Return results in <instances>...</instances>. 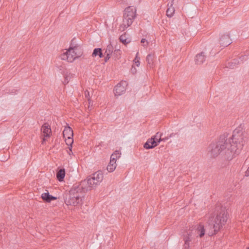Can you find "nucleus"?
Returning a JSON list of instances; mask_svg holds the SVG:
<instances>
[{"label": "nucleus", "mask_w": 249, "mask_h": 249, "mask_svg": "<svg viewBox=\"0 0 249 249\" xmlns=\"http://www.w3.org/2000/svg\"><path fill=\"white\" fill-rule=\"evenodd\" d=\"M229 146L230 143L228 142L227 136L225 135L220 136L217 141L210 144L208 147V154L211 158L221 155L224 159L231 160L235 156L236 146L233 145L231 149Z\"/></svg>", "instance_id": "f257e3e1"}, {"label": "nucleus", "mask_w": 249, "mask_h": 249, "mask_svg": "<svg viewBox=\"0 0 249 249\" xmlns=\"http://www.w3.org/2000/svg\"><path fill=\"white\" fill-rule=\"evenodd\" d=\"M217 214L214 221H209L208 228L209 229L208 234L212 236L216 233L222 228L228 220V212L225 208L220 206L216 207Z\"/></svg>", "instance_id": "f03ea898"}, {"label": "nucleus", "mask_w": 249, "mask_h": 249, "mask_svg": "<svg viewBox=\"0 0 249 249\" xmlns=\"http://www.w3.org/2000/svg\"><path fill=\"white\" fill-rule=\"evenodd\" d=\"M87 191L80 182L74 184L65 199L66 204L74 206L82 204L85 194Z\"/></svg>", "instance_id": "7ed1b4c3"}, {"label": "nucleus", "mask_w": 249, "mask_h": 249, "mask_svg": "<svg viewBox=\"0 0 249 249\" xmlns=\"http://www.w3.org/2000/svg\"><path fill=\"white\" fill-rule=\"evenodd\" d=\"M103 174L101 171H97L93 174L87 179L82 180L80 183L87 191L95 188L103 179Z\"/></svg>", "instance_id": "20e7f679"}, {"label": "nucleus", "mask_w": 249, "mask_h": 249, "mask_svg": "<svg viewBox=\"0 0 249 249\" xmlns=\"http://www.w3.org/2000/svg\"><path fill=\"white\" fill-rule=\"evenodd\" d=\"M136 17V8L133 6H128L124 10L123 20L120 26V30L124 31L133 23Z\"/></svg>", "instance_id": "39448f33"}, {"label": "nucleus", "mask_w": 249, "mask_h": 249, "mask_svg": "<svg viewBox=\"0 0 249 249\" xmlns=\"http://www.w3.org/2000/svg\"><path fill=\"white\" fill-rule=\"evenodd\" d=\"M82 53L83 52L79 46L70 47L66 52L61 55V58L62 60L72 62L76 58L80 57Z\"/></svg>", "instance_id": "423d86ee"}, {"label": "nucleus", "mask_w": 249, "mask_h": 249, "mask_svg": "<svg viewBox=\"0 0 249 249\" xmlns=\"http://www.w3.org/2000/svg\"><path fill=\"white\" fill-rule=\"evenodd\" d=\"M243 140V133L238 129H235L233 131L232 137L228 139V142L230 143L229 147L231 149L233 145L236 146L235 149V155L238 153V151L241 149L243 146L242 142Z\"/></svg>", "instance_id": "0eeeda50"}, {"label": "nucleus", "mask_w": 249, "mask_h": 249, "mask_svg": "<svg viewBox=\"0 0 249 249\" xmlns=\"http://www.w3.org/2000/svg\"><path fill=\"white\" fill-rule=\"evenodd\" d=\"M192 231L189 229L186 231V233L183 234V239L184 242V244L183 246L182 249H190V242L192 241Z\"/></svg>", "instance_id": "6e6552de"}, {"label": "nucleus", "mask_w": 249, "mask_h": 249, "mask_svg": "<svg viewBox=\"0 0 249 249\" xmlns=\"http://www.w3.org/2000/svg\"><path fill=\"white\" fill-rule=\"evenodd\" d=\"M158 145L157 140L154 135L147 140L146 142L144 144L143 147L146 149H149L155 147Z\"/></svg>", "instance_id": "1a4fd4ad"}, {"label": "nucleus", "mask_w": 249, "mask_h": 249, "mask_svg": "<svg viewBox=\"0 0 249 249\" xmlns=\"http://www.w3.org/2000/svg\"><path fill=\"white\" fill-rule=\"evenodd\" d=\"M42 132L43 133L44 137H49L52 132L50 126L48 123L44 124L41 128ZM45 138L43 139L42 143L45 142Z\"/></svg>", "instance_id": "9d476101"}, {"label": "nucleus", "mask_w": 249, "mask_h": 249, "mask_svg": "<svg viewBox=\"0 0 249 249\" xmlns=\"http://www.w3.org/2000/svg\"><path fill=\"white\" fill-rule=\"evenodd\" d=\"M220 44L222 47H226L231 44V39L229 35H222L219 40Z\"/></svg>", "instance_id": "9b49d317"}, {"label": "nucleus", "mask_w": 249, "mask_h": 249, "mask_svg": "<svg viewBox=\"0 0 249 249\" xmlns=\"http://www.w3.org/2000/svg\"><path fill=\"white\" fill-rule=\"evenodd\" d=\"M125 84V82L120 83L117 85L114 89L115 96H119L123 94L125 91V88L123 86V84Z\"/></svg>", "instance_id": "f8f14e48"}, {"label": "nucleus", "mask_w": 249, "mask_h": 249, "mask_svg": "<svg viewBox=\"0 0 249 249\" xmlns=\"http://www.w3.org/2000/svg\"><path fill=\"white\" fill-rule=\"evenodd\" d=\"M206 56L203 52L196 54L195 58V63L197 65L202 64L206 60Z\"/></svg>", "instance_id": "ddd939ff"}, {"label": "nucleus", "mask_w": 249, "mask_h": 249, "mask_svg": "<svg viewBox=\"0 0 249 249\" xmlns=\"http://www.w3.org/2000/svg\"><path fill=\"white\" fill-rule=\"evenodd\" d=\"M41 197L46 202H50L52 200L57 199L56 197L50 195L48 192L43 193L41 195Z\"/></svg>", "instance_id": "4468645a"}, {"label": "nucleus", "mask_w": 249, "mask_h": 249, "mask_svg": "<svg viewBox=\"0 0 249 249\" xmlns=\"http://www.w3.org/2000/svg\"><path fill=\"white\" fill-rule=\"evenodd\" d=\"M63 137L65 138L73 137V133L72 128L70 126L66 127L63 132Z\"/></svg>", "instance_id": "2eb2a0df"}, {"label": "nucleus", "mask_w": 249, "mask_h": 249, "mask_svg": "<svg viewBox=\"0 0 249 249\" xmlns=\"http://www.w3.org/2000/svg\"><path fill=\"white\" fill-rule=\"evenodd\" d=\"M65 170L64 168L60 169L56 173V178L59 181H62L65 176Z\"/></svg>", "instance_id": "dca6fc26"}, {"label": "nucleus", "mask_w": 249, "mask_h": 249, "mask_svg": "<svg viewBox=\"0 0 249 249\" xmlns=\"http://www.w3.org/2000/svg\"><path fill=\"white\" fill-rule=\"evenodd\" d=\"M117 166L116 162L115 160H110L109 163L107 167V170L108 172H112L116 169Z\"/></svg>", "instance_id": "f3484780"}, {"label": "nucleus", "mask_w": 249, "mask_h": 249, "mask_svg": "<svg viewBox=\"0 0 249 249\" xmlns=\"http://www.w3.org/2000/svg\"><path fill=\"white\" fill-rule=\"evenodd\" d=\"M162 136V133L158 132L155 135V137H156V140H157V142L158 144L160 142L163 141L165 142L166 141L168 140L170 138L169 137V136L167 137H165L164 138H161Z\"/></svg>", "instance_id": "a211bd4d"}, {"label": "nucleus", "mask_w": 249, "mask_h": 249, "mask_svg": "<svg viewBox=\"0 0 249 249\" xmlns=\"http://www.w3.org/2000/svg\"><path fill=\"white\" fill-rule=\"evenodd\" d=\"M173 3L171 2V5L166 10V15L168 17H172L175 11L174 7H173Z\"/></svg>", "instance_id": "6ab92c4d"}, {"label": "nucleus", "mask_w": 249, "mask_h": 249, "mask_svg": "<svg viewBox=\"0 0 249 249\" xmlns=\"http://www.w3.org/2000/svg\"><path fill=\"white\" fill-rule=\"evenodd\" d=\"M121 51L119 49H115L112 54V57L114 59H118L121 57Z\"/></svg>", "instance_id": "aec40b11"}, {"label": "nucleus", "mask_w": 249, "mask_h": 249, "mask_svg": "<svg viewBox=\"0 0 249 249\" xmlns=\"http://www.w3.org/2000/svg\"><path fill=\"white\" fill-rule=\"evenodd\" d=\"M121 153L119 151H115L110 156V160H115L116 162L117 159L121 157Z\"/></svg>", "instance_id": "412c9836"}, {"label": "nucleus", "mask_w": 249, "mask_h": 249, "mask_svg": "<svg viewBox=\"0 0 249 249\" xmlns=\"http://www.w3.org/2000/svg\"><path fill=\"white\" fill-rule=\"evenodd\" d=\"M197 231L198 232H200L199 233V237H202L205 234V229L204 226L201 224H199L197 228Z\"/></svg>", "instance_id": "4be33fe9"}, {"label": "nucleus", "mask_w": 249, "mask_h": 249, "mask_svg": "<svg viewBox=\"0 0 249 249\" xmlns=\"http://www.w3.org/2000/svg\"><path fill=\"white\" fill-rule=\"evenodd\" d=\"M113 51H114L113 47L111 44H110L107 46L106 51H105V54H110V55H112V54L113 53Z\"/></svg>", "instance_id": "5701e85b"}, {"label": "nucleus", "mask_w": 249, "mask_h": 249, "mask_svg": "<svg viewBox=\"0 0 249 249\" xmlns=\"http://www.w3.org/2000/svg\"><path fill=\"white\" fill-rule=\"evenodd\" d=\"M154 57V54H148L147 55L146 60L148 65L151 66L153 63V58Z\"/></svg>", "instance_id": "b1692460"}, {"label": "nucleus", "mask_w": 249, "mask_h": 249, "mask_svg": "<svg viewBox=\"0 0 249 249\" xmlns=\"http://www.w3.org/2000/svg\"><path fill=\"white\" fill-rule=\"evenodd\" d=\"M65 142L66 143L70 146L69 147V150L71 151L72 149V144L73 142V137L65 138Z\"/></svg>", "instance_id": "393cba45"}, {"label": "nucleus", "mask_w": 249, "mask_h": 249, "mask_svg": "<svg viewBox=\"0 0 249 249\" xmlns=\"http://www.w3.org/2000/svg\"><path fill=\"white\" fill-rule=\"evenodd\" d=\"M120 40L124 45L128 44L130 41L125 38V35H122L120 36Z\"/></svg>", "instance_id": "a878e982"}, {"label": "nucleus", "mask_w": 249, "mask_h": 249, "mask_svg": "<svg viewBox=\"0 0 249 249\" xmlns=\"http://www.w3.org/2000/svg\"><path fill=\"white\" fill-rule=\"evenodd\" d=\"M102 51L101 48H95L94 49L93 52L92 53V56H96L99 54V53Z\"/></svg>", "instance_id": "bb28decb"}, {"label": "nucleus", "mask_w": 249, "mask_h": 249, "mask_svg": "<svg viewBox=\"0 0 249 249\" xmlns=\"http://www.w3.org/2000/svg\"><path fill=\"white\" fill-rule=\"evenodd\" d=\"M238 61L236 59H233L230 62L228 63L229 67L232 68L237 63Z\"/></svg>", "instance_id": "cd10ccee"}, {"label": "nucleus", "mask_w": 249, "mask_h": 249, "mask_svg": "<svg viewBox=\"0 0 249 249\" xmlns=\"http://www.w3.org/2000/svg\"><path fill=\"white\" fill-rule=\"evenodd\" d=\"M72 75L71 74H66L65 76V80L64 81V84H68L69 83V80L71 78Z\"/></svg>", "instance_id": "c85d7f7f"}, {"label": "nucleus", "mask_w": 249, "mask_h": 249, "mask_svg": "<svg viewBox=\"0 0 249 249\" xmlns=\"http://www.w3.org/2000/svg\"><path fill=\"white\" fill-rule=\"evenodd\" d=\"M138 53H137L136 56L134 61H135V63H136L137 66L138 67L140 64V62L139 61L140 58L138 57Z\"/></svg>", "instance_id": "c756f323"}, {"label": "nucleus", "mask_w": 249, "mask_h": 249, "mask_svg": "<svg viewBox=\"0 0 249 249\" xmlns=\"http://www.w3.org/2000/svg\"><path fill=\"white\" fill-rule=\"evenodd\" d=\"M142 43H143V46H147L148 44V41L145 38H142L141 41Z\"/></svg>", "instance_id": "7c9ffc66"}, {"label": "nucleus", "mask_w": 249, "mask_h": 249, "mask_svg": "<svg viewBox=\"0 0 249 249\" xmlns=\"http://www.w3.org/2000/svg\"><path fill=\"white\" fill-rule=\"evenodd\" d=\"M106 55V56L105 57V62H107L109 58L111 57V55L108 54H105Z\"/></svg>", "instance_id": "2f4dec72"}, {"label": "nucleus", "mask_w": 249, "mask_h": 249, "mask_svg": "<svg viewBox=\"0 0 249 249\" xmlns=\"http://www.w3.org/2000/svg\"><path fill=\"white\" fill-rule=\"evenodd\" d=\"M85 96L86 98H87V99H89V98H90L89 92L87 90H85Z\"/></svg>", "instance_id": "473e14b6"}, {"label": "nucleus", "mask_w": 249, "mask_h": 249, "mask_svg": "<svg viewBox=\"0 0 249 249\" xmlns=\"http://www.w3.org/2000/svg\"><path fill=\"white\" fill-rule=\"evenodd\" d=\"M88 102H89V108L90 107V106H91V107L92 106V105H93V102L90 100V98H89V99H88Z\"/></svg>", "instance_id": "72a5a7b5"}, {"label": "nucleus", "mask_w": 249, "mask_h": 249, "mask_svg": "<svg viewBox=\"0 0 249 249\" xmlns=\"http://www.w3.org/2000/svg\"><path fill=\"white\" fill-rule=\"evenodd\" d=\"M169 136V137L170 138L173 137H175V136H178V134L176 133H172L171 134H170Z\"/></svg>", "instance_id": "f704fd0d"}, {"label": "nucleus", "mask_w": 249, "mask_h": 249, "mask_svg": "<svg viewBox=\"0 0 249 249\" xmlns=\"http://www.w3.org/2000/svg\"><path fill=\"white\" fill-rule=\"evenodd\" d=\"M97 56H99L100 58L103 57V54L102 51L100 52V53H99V54Z\"/></svg>", "instance_id": "c9c22d12"}, {"label": "nucleus", "mask_w": 249, "mask_h": 249, "mask_svg": "<svg viewBox=\"0 0 249 249\" xmlns=\"http://www.w3.org/2000/svg\"><path fill=\"white\" fill-rule=\"evenodd\" d=\"M246 175L247 176H249V168H248L247 171L246 172Z\"/></svg>", "instance_id": "e433bc0d"}, {"label": "nucleus", "mask_w": 249, "mask_h": 249, "mask_svg": "<svg viewBox=\"0 0 249 249\" xmlns=\"http://www.w3.org/2000/svg\"><path fill=\"white\" fill-rule=\"evenodd\" d=\"M131 71H132V72L133 73L135 72V71H136L135 69H134V70H133V69H131Z\"/></svg>", "instance_id": "4c0bfd02"}, {"label": "nucleus", "mask_w": 249, "mask_h": 249, "mask_svg": "<svg viewBox=\"0 0 249 249\" xmlns=\"http://www.w3.org/2000/svg\"><path fill=\"white\" fill-rule=\"evenodd\" d=\"M71 152H72V150L71 151L69 150V151H68V153H69V155H71Z\"/></svg>", "instance_id": "58836bf2"}, {"label": "nucleus", "mask_w": 249, "mask_h": 249, "mask_svg": "<svg viewBox=\"0 0 249 249\" xmlns=\"http://www.w3.org/2000/svg\"><path fill=\"white\" fill-rule=\"evenodd\" d=\"M90 182H91V184H93V183H94V182L95 183V181H91Z\"/></svg>", "instance_id": "ea45409f"}, {"label": "nucleus", "mask_w": 249, "mask_h": 249, "mask_svg": "<svg viewBox=\"0 0 249 249\" xmlns=\"http://www.w3.org/2000/svg\"><path fill=\"white\" fill-rule=\"evenodd\" d=\"M174 0H172V1H171V2H172V3H173V2H174Z\"/></svg>", "instance_id": "a19ab883"}]
</instances>
